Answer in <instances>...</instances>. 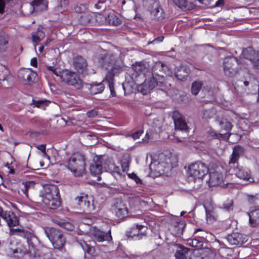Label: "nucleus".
<instances>
[{
    "label": "nucleus",
    "mask_w": 259,
    "mask_h": 259,
    "mask_svg": "<svg viewBox=\"0 0 259 259\" xmlns=\"http://www.w3.org/2000/svg\"><path fill=\"white\" fill-rule=\"evenodd\" d=\"M101 61L103 67L108 70L103 82L108 83L112 96H115L116 93L114 89V76L123 70L125 67L123 61L120 57L116 56L112 54L105 55L101 58Z\"/></svg>",
    "instance_id": "nucleus-1"
},
{
    "label": "nucleus",
    "mask_w": 259,
    "mask_h": 259,
    "mask_svg": "<svg viewBox=\"0 0 259 259\" xmlns=\"http://www.w3.org/2000/svg\"><path fill=\"white\" fill-rule=\"evenodd\" d=\"M218 121L219 125L221 126V128L224 129L227 132V133H229L233 127V125L231 123L228 121L226 119L222 118L218 119Z\"/></svg>",
    "instance_id": "nucleus-42"
},
{
    "label": "nucleus",
    "mask_w": 259,
    "mask_h": 259,
    "mask_svg": "<svg viewBox=\"0 0 259 259\" xmlns=\"http://www.w3.org/2000/svg\"><path fill=\"white\" fill-rule=\"evenodd\" d=\"M106 22L109 24H111L114 26H118L121 23L120 19H119L116 15L113 13H110L107 17Z\"/></svg>",
    "instance_id": "nucleus-38"
},
{
    "label": "nucleus",
    "mask_w": 259,
    "mask_h": 259,
    "mask_svg": "<svg viewBox=\"0 0 259 259\" xmlns=\"http://www.w3.org/2000/svg\"><path fill=\"white\" fill-rule=\"evenodd\" d=\"M87 9V6L83 4H77L74 7V10L78 13H84Z\"/></svg>",
    "instance_id": "nucleus-47"
},
{
    "label": "nucleus",
    "mask_w": 259,
    "mask_h": 259,
    "mask_svg": "<svg viewBox=\"0 0 259 259\" xmlns=\"http://www.w3.org/2000/svg\"><path fill=\"white\" fill-rule=\"evenodd\" d=\"M39 196L44 204L50 209H55L61 205L58 188L54 185H47L40 191Z\"/></svg>",
    "instance_id": "nucleus-2"
},
{
    "label": "nucleus",
    "mask_w": 259,
    "mask_h": 259,
    "mask_svg": "<svg viewBox=\"0 0 259 259\" xmlns=\"http://www.w3.org/2000/svg\"><path fill=\"white\" fill-rule=\"evenodd\" d=\"M247 199L248 202L251 204H254L256 203V201L258 200V195H246Z\"/></svg>",
    "instance_id": "nucleus-50"
},
{
    "label": "nucleus",
    "mask_w": 259,
    "mask_h": 259,
    "mask_svg": "<svg viewBox=\"0 0 259 259\" xmlns=\"http://www.w3.org/2000/svg\"><path fill=\"white\" fill-rule=\"evenodd\" d=\"M131 178L134 179L137 184L141 183V179L135 174L132 173L131 175Z\"/></svg>",
    "instance_id": "nucleus-60"
},
{
    "label": "nucleus",
    "mask_w": 259,
    "mask_h": 259,
    "mask_svg": "<svg viewBox=\"0 0 259 259\" xmlns=\"http://www.w3.org/2000/svg\"><path fill=\"white\" fill-rule=\"evenodd\" d=\"M45 36L43 27L40 26L38 27L37 31L32 34V40L34 42H38L45 37Z\"/></svg>",
    "instance_id": "nucleus-35"
},
{
    "label": "nucleus",
    "mask_w": 259,
    "mask_h": 259,
    "mask_svg": "<svg viewBox=\"0 0 259 259\" xmlns=\"http://www.w3.org/2000/svg\"><path fill=\"white\" fill-rule=\"evenodd\" d=\"M30 231L23 229H10V234L11 235H18L25 238Z\"/></svg>",
    "instance_id": "nucleus-41"
},
{
    "label": "nucleus",
    "mask_w": 259,
    "mask_h": 259,
    "mask_svg": "<svg viewBox=\"0 0 259 259\" xmlns=\"http://www.w3.org/2000/svg\"><path fill=\"white\" fill-rule=\"evenodd\" d=\"M25 238L27 240L28 243L29 252L30 253L34 255L37 254L38 251V247L39 245V240L37 238L30 232L25 236Z\"/></svg>",
    "instance_id": "nucleus-16"
},
{
    "label": "nucleus",
    "mask_w": 259,
    "mask_h": 259,
    "mask_svg": "<svg viewBox=\"0 0 259 259\" xmlns=\"http://www.w3.org/2000/svg\"><path fill=\"white\" fill-rule=\"evenodd\" d=\"M223 180L224 177L220 168L210 171L209 185L210 186H215L222 184Z\"/></svg>",
    "instance_id": "nucleus-19"
},
{
    "label": "nucleus",
    "mask_w": 259,
    "mask_h": 259,
    "mask_svg": "<svg viewBox=\"0 0 259 259\" xmlns=\"http://www.w3.org/2000/svg\"><path fill=\"white\" fill-rule=\"evenodd\" d=\"M238 63L237 59L233 57L226 58L223 63L224 71L226 75L233 76L237 72Z\"/></svg>",
    "instance_id": "nucleus-10"
},
{
    "label": "nucleus",
    "mask_w": 259,
    "mask_h": 259,
    "mask_svg": "<svg viewBox=\"0 0 259 259\" xmlns=\"http://www.w3.org/2000/svg\"><path fill=\"white\" fill-rule=\"evenodd\" d=\"M133 70L135 73V76H141L143 78H144L145 74L148 71V68L146 64L142 62L137 63L133 66Z\"/></svg>",
    "instance_id": "nucleus-28"
},
{
    "label": "nucleus",
    "mask_w": 259,
    "mask_h": 259,
    "mask_svg": "<svg viewBox=\"0 0 259 259\" xmlns=\"http://www.w3.org/2000/svg\"><path fill=\"white\" fill-rule=\"evenodd\" d=\"M49 102H50L47 100H32V104L34 105L35 107L40 108H45V107L47 106L48 103Z\"/></svg>",
    "instance_id": "nucleus-46"
},
{
    "label": "nucleus",
    "mask_w": 259,
    "mask_h": 259,
    "mask_svg": "<svg viewBox=\"0 0 259 259\" xmlns=\"http://www.w3.org/2000/svg\"><path fill=\"white\" fill-rule=\"evenodd\" d=\"M5 8V2L4 0H0V13H4Z\"/></svg>",
    "instance_id": "nucleus-62"
},
{
    "label": "nucleus",
    "mask_w": 259,
    "mask_h": 259,
    "mask_svg": "<svg viewBox=\"0 0 259 259\" xmlns=\"http://www.w3.org/2000/svg\"><path fill=\"white\" fill-rule=\"evenodd\" d=\"M89 90L91 95H96L101 93L104 90V85L101 82L99 83H94L89 85Z\"/></svg>",
    "instance_id": "nucleus-31"
},
{
    "label": "nucleus",
    "mask_w": 259,
    "mask_h": 259,
    "mask_svg": "<svg viewBox=\"0 0 259 259\" xmlns=\"http://www.w3.org/2000/svg\"><path fill=\"white\" fill-rule=\"evenodd\" d=\"M211 117V113L210 111L208 110H205L203 112V117L204 118H210Z\"/></svg>",
    "instance_id": "nucleus-59"
},
{
    "label": "nucleus",
    "mask_w": 259,
    "mask_h": 259,
    "mask_svg": "<svg viewBox=\"0 0 259 259\" xmlns=\"http://www.w3.org/2000/svg\"><path fill=\"white\" fill-rule=\"evenodd\" d=\"M176 5L181 8H186L188 2L187 0H173Z\"/></svg>",
    "instance_id": "nucleus-51"
},
{
    "label": "nucleus",
    "mask_w": 259,
    "mask_h": 259,
    "mask_svg": "<svg viewBox=\"0 0 259 259\" xmlns=\"http://www.w3.org/2000/svg\"><path fill=\"white\" fill-rule=\"evenodd\" d=\"M37 148L38 150H40L44 153V156L47 155L45 145L42 144L38 145L37 146Z\"/></svg>",
    "instance_id": "nucleus-61"
},
{
    "label": "nucleus",
    "mask_w": 259,
    "mask_h": 259,
    "mask_svg": "<svg viewBox=\"0 0 259 259\" xmlns=\"http://www.w3.org/2000/svg\"><path fill=\"white\" fill-rule=\"evenodd\" d=\"M205 211L206 220L208 224H211L217 221L218 215L215 211L213 204L211 202H205L203 204Z\"/></svg>",
    "instance_id": "nucleus-17"
},
{
    "label": "nucleus",
    "mask_w": 259,
    "mask_h": 259,
    "mask_svg": "<svg viewBox=\"0 0 259 259\" xmlns=\"http://www.w3.org/2000/svg\"><path fill=\"white\" fill-rule=\"evenodd\" d=\"M243 153L244 148L238 145L234 147L233 152L229 161V167H235V165L237 166L238 160L240 156L243 155Z\"/></svg>",
    "instance_id": "nucleus-22"
},
{
    "label": "nucleus",
    "mask_w": 259,
    "mask_h": 259,
    "mask_svg": "<svg viewBox=\"0 0 259 259\" xmlns=\"http://www.w3.org/2000/svg\"><path fill=\"white\" fill-rule=\"evenodd\" d=\"M103 157L97 156L93 159L91 163L90 170L92 176L97 178V180L99 181L101 180L100 176L102 170Z\"/></svg>",
    "instance_id": "nucleus-11"
},
{
    "label": "nucleus",
    "mask_w": 259,
    "mask_h": 259,
    "mask_svg": "<svg viewBox=\"0 0 259 259\" xmlns=\"http://www.w3.org/2000/svg\"><path fill=\"white\" fill-rule=\"evenodd\" d=\"M94 236L99 242H102L104 241H110L112 239L110 230H109L107 233L99 230H96L94 233Z\"/></svg>",
    "instance_id": "nucleus-27"
},
{
    "label": "nucleus",
    "mask_w": 259,
    "mask_h": 259,
    "mask_svg": "<svg viewBox=\"0 0 259 259\" xmlns=\"http://www.w3.org/2000/svg\"><path fill=\"white\" fill-rule=\"evenodd\" d=\"M67 168L76 177H82L85 172V156L79 152L73 153L69 158Z\"/></svg>",
    "instance_id": "nucleus-3"
},
{
    "label": "nucleus",
    "mask_w": 259,
    "mask_h": 259,
    "mask_svg": "<svg viewBox=\"0 0 259 259\" xmlns=\"http://www.w3.org/2000/svg\"><path fill=\"white\" fill-rule=\"evenodd\" d=\"M167 67L161 62H157L152 67V77L156 78V77H162L163 74L166 73Z\"/></svg>",
    "instance_id": "nucleus-24"
},
{
    "label": "nucleus",
    "mask_w": 259,
    "mask_h": 259,
    "mask_svg": "<svg viewBox=\"0 0 259 259\" xmlns=\"http://www.w3.org/2000/svg\"><path fill=\"white\" fill-rule=\"evenodd\" d=\"M102 167L111 173L120 174V168L115 165L111 158L103 157Z\"/></svg>",
    "instance_id": "nucleus-25"
},
{
    "label": "nucleus",
    "mask_w": 259,
    "mask_h": 259,
    "mask_svg": "<svg viewBox=\"0 0 259 259\" xmlns=\"http://www.w3.org/2000/svg\"><path fill=\"white\" fill-rule=\"evenodd\" d=\"M31 65L33 67H36L37 65V59L36 58H33L31 60Z\"/></svg>",
    "instance_id": "nucleus-64"
},
{
    "label": "nucleus",
    "mask_w": 259,
    "mask_h": 259,
    "mask_svg": "<svg viewBox=\"0 0 259 259\" xmlns=\"http://www.w3.org/2000/svg\"><path fill=\"white\" fill-rule=\"evenodd\" d=\"M143 6L157 19L164 18V12L158 0H143Z\"/></svg>",
    "instance_id": "nucleus-7"
},
{
    "label": "nucleus",
    "mask_w": 259,
    "mask_h": 259,
    "mask_svg": "<svg viewBox=\"0 0 259 259\" xmlns=\"http://www.w3.org/2000/svg\"><path fill=\"white\" fill-rule=\"evenodd\" d=\"M249 223L253 227L259 224V209H255L249 212Z\"/></svg>",
    "instance_id": "nucleus-33"
},
{
    "label": "nucleus",
    "mask_w": 259,
    "mask_h": 259,
    "mask_svg": "<svg viewBox=\"0 0 259 259\" xmlns=\"http://www.w3.org/2000/svg\"><path fill=\"white\" fill-rule=\"evenodd\" d=\"M231 135V134L229 133H227L225 134H217V138L220 139H228Z\"/></svg>",
    "instance_id": "nucleus-57"
},
{
    "label": "nucleus",
    "mask_w": 259,
    "mask_h": 259,
    "mask_svg": "<svg viewBox=\"0 0 259 259\" xmlns=\"http://www.w3.org/2000/svg\"><path fill=\"white\" fill-rule=\"evenodd\" d=\"M158 78L149 77L145 79L144 82L137 86V90L143 95H146L150 93L157 84Z\"/></svg>",
    "instance_id": "nucleus-14"
},
{
    "label": "nucleus",
    "mask_w": 259,
    "mask_h": 259,
    "mask_svg": "<svg viewBox=\"0 0 259 259\" xmlns=\"http://www.w3.org/2000/svg\"><path fill=\"white\" fill-rule=\"evenodd\" d=\"M28 252L27 248L21 242H17L12 247H8L6 249V254L14 259H22Z\"/></svg>",
    "instance_id": "nucleus-8"
},
{
    "label": "nucleus",
    "mask_w": 259,
    "mask_h": 259,
    "mask_svg": "<svg viewBox=\"0 0 259 259\" xmlns=\"http://www.w3.org/2000/svg\"><path fill=\"white\" fill-rule=\"evenodd\" d=\"M233 200L228 199L223 204L221 208L225 211L230 212L233 210Z\"/></svg>",
    "instance_id": "nucleus-44"
},
{
    "label": "nucleus",
    "mask_w": 259,
    "mask_h": 259,
    "mask_svg": "<svg viewBox=\"0 0 259 259\" xmlns=\"http://www.w3.org/2000/svg\"><path fill=\"white\" fill-rule=\"evenodd\" d=\"M105 2L104 1L99 0L98 1V3L95 4V7L97 9H101L103 8V7L101 6V5H103L104 4Z\"/></svg>",
    "instance_id": "nucleus-63"
},
{
    "label": "nucleus",
    "mask_w": 259,
    "mask_h": 259,
    "mask_svg": "<svg viewBox=\"0 0 259 259\" xmlns=\"http://www.w3.org/2000/svg\"><path fill=\"white\" fill-rule=\"evenodd\" d=\"M112 209L115 215L122 219L127 216L128 210L126 205L120 200L116 199L112 205Z\"/></svg>",
    "instance_id": "nucleus-15"
},
{
    "label": "nucleus",
    "mask_w": 259,
    "mask_h": 259,
    "mask_svg": "<svg viewBox=\"0 0 259 259\" xmlns=\"http://www.w3.org/2000/svg\"><path fill=\"white\" fill-rule=\"evenodd\" d=\"M80 245L85 251H87L88 252H89V250L90 249V245L88 244L84 241H83L81 242H80Z\"/></svg>",
    "instance_id": "nucleus-56"
},
{
    "label": "nucleus",
    "mask_w": 259,
    "mask_h": 259,
    "mask_svg": "<svg viewBox=\"0 0 259 259\" xmlns=\"http://www.w3.org/2000/svg\"><path fill=\"white\" fill-rule=\"evenodd\" d=\"M224 0H218L215 2H213L212 0H198L200 4L209 7H215L223 5L224 4Z\"/></svg>",
    "instance_id": "nucleus-36"
},
{
    "label": "nucleus",
    "mask_w": 259,
    "mask_h": 259,
    "mask_svg": "<svg viewBox=\"0 0 259 259\" xmlns=\"http://www.w3.org/2000/svg\"><path fill=\"white\" fill-rule=\"evenodd\" d=\"M8 41L5 37L0 35V52H4L8 48Z\"/></svg>",
    "instance_id": "nucleus-45"
},
{
    "label": "nucleus",
    "mask_w": 259,
    "mask_h": 259,
    "mask_svg": "<svg viewBox=\"0 0 259 259\" xmlns=\"http://www.w3.org/2000/svg\"><path fill=\"white\" fill-rule=\"evenodd\" d=\"M1 218L5 221L10 227L19 225L17 217L11 211H5Z\"/></svg>",
    "instance_id": "nucleus-23"
},
{
    "label": "nucleus",
    "mask_w": 259,
    "mask_h": 259,
    "mask_svg": "<svg viewBox=\"0 0 259 259\" xmlns=\"http://www.w3.org/2000/svg\"><path fill=\"white\" fill-rule=\"evenodd\" d=\"M60 225L64 229L68 231H72L74 229V226L69 222L62 223Z\"/></svg>",
    "instance_id": "nucleus-54"
},
{
    "label": "nucleus",
    "mask_w": 259,
    "mask_h": 259,
    "mask_svg": "<svg viewBox=\"0 0 259 259\" xmlns=\"http://www.w3.org/2000/svg\"><path fill=\"white\" fill-rule=\"evenodd\" d=\"M189 249L183 246L180 247V249L177 250L175 254L176 259H186V255L188 253Z\"/></svg>",
    "instance_id": "nucleus-39"
},
{
    "label": "nucleus",
    "mask_w": 259,
    "mask_h": 259,
    "mask_svg": "<svg viewBox=\"0 0 259 259\" xmlns=\"http://www.w3.org/2000/svg\"><path fill=\"white\" fill-rule=\"evenodd\" d=\"M227 239L228 242L231 245L242 244L246 241V237L238 233H233L228 235Z\"/></svg>",
    "instance_id": "nucleus-26"
},
{
    "label": "nucleus",
    "mask_w": 259,
    "mask_h": 259,
    "mask_svg": "<svg viewBox=\"0 0 259 259\" xmlns=\"http://www.w3.org/2000/svg\"><path fill=\"white\" fill-rule=\"evenodd\" d=\"M94 17H95L96 22L99 24H102L104 22H106L107 17L101 14H95Z\"/></svg>",
    "instance_id": "nucleus-48"
},
{
    "label": "nucleus",
    "mask_w": 259,
    "mask_h": 259,
    "mask_svg": "<svg viewBox=\"0 0 259 259\" xmlns=\"http://www.w3.org/2000/svg\"><path fill=\"white\" fill-rule=\"evenodd\" d=\"M35 185V183L33 181H27L22 183V185L23 186V187L21 188V191L27 198H29V191L31 192L33 191Z\"/></svg>",
    "instance_id": "nucleus-34"
},
{
    "label": "nucleus",
    "mask_w": 259,
    "mask_h": 259,
    "mask_svg": "<svg viewBox=\"0 0 259 259\" xmlns=\"http://www.w3.org/2000/svg\"><path fill=\"white\" fill-rule=\"evenodd\" d=\"M44 230L55 248L60 249L64 245L66 239L61 230L49 227L44 228Z\"/></svg>",
    "instance_id": "nucleus-4"
},
{
    "label": "nucleus",
    "mask_w": 259,
    "mask_h": 259,
    "mask_svg": "<svg viewBox=\"0 0 259 259\" xmlns=\"http://www.w3.org/2000/svg\"><path fill=\"white\" fill-rule=\"evenodd\" d=\"M242 55L244 58L248 59L252 63L254 68L259 69V52L255 54L252 48H248L243 50Z\"/></svg>",
    "instance_id": "nucleus-18"
},
{
    "label": "nucleus",
    "mask_w": 259,
    "mask_h": 259,
    "mask_svg": "<svg viewBox=\"0 0 259 259\" xmlns=\"http://www.w3.org/2000/svg\"><path fill=\"white\" fill-rule=\"evenodd\" d=\"M189 244L193 247L200 248L202 246L203 242L196 239H193L190 241Z\"/></svg>",
    "instance_id": "nucleus-49"
},
{
    "label": "nucleus",
    "mask_w": 259,
    "mask_h": 259,
    "mask_svg": "<svg viewBox=\"0 0 259 259\" xmlns=\"http://www.w3.org/2000/svg\"><path fill=\"white\" fill-rule=\"evenodd\" d=\"M172 118L174 121L175 129L182 131H187L188 127L184 117L178 111L173 113Z\"/></svg>",
    "instance_id": "nucleus-21"
},
{
    "label": "nucleus",
    "mask_w": 259,
    "mask_h": 259,
    "mask_svg": "<svg viewBox=\"0 0 259 259\" xmlns=\"http://www.w3.org/2000/svg\"><path fill=\"white\" fill-rule=\"evenodd\" d=\"M208 168L207 165L201 161H196L191 163L188 166V175L194 181L201 180L207 173Z\"/></svg>",
    "instance_id": "nucleus-6"
},
{
    "label": "nucleus",
    "mask_w": 259,
    "mask_h": 259,
    "mask_svg": "<svg viewBox=\"0 0 259 259\" xmlns=\"http://www.w3.org/2000/svg\"><path fill=\"white\" fill-rule=\"evenodd\" d=\"M18 76L24 84L30 85L35 82L37 74L31 69H24L18 72Z\"/></svg>",
    "instance_id": "nucleus-13"
},
{
    "label": "nucleus",
    "mask_w": 259,
    "mask_h": 259,
    "mask_svg": "<svg viewBox=\"0 0 259 259\" xmlns=\"http://www.w3.org/2000/svg\"><path fill=\"white\" fill-rule=\"evenodd\" d=\"M164 119L162 117H159L154 119L152 127L157 133L160 132L162 131Z\"/></svg>",
    "instance_id": "nucleus-37"
},
{
    "label": "nucleus",
    "mask_w": 259,
    "mask_h": 259,
    "mask_svg": "<svg viewBox=\"0 0 259 259\" xmlns=\"http://www.w3.org/2000/svg\"><path fill=\"white\" fill-rule=\"evenodd\" d=\"M69 3V0H60V4L56 8L58 12L62 13L64 10H62V8H66Z\"/></svg>",
    "instance_id": "nucleus-52"
},
{
    "label": "nucleus",
    "mask_w": 259,
    "mask_h": 259,
    "mask_svg": "<svg viewBox=\"0 0 259 259\" xmlns=\"http://www.w3.org/2000/svg\"><path fill=\"white\" fill-rule=\"evenodd\" d=\"M143 133V131L142 130H139L134 133H133L132 135V137L134 139L136 140L138 138H139L140 136L141 135V134Z\"/></svg>",
    "instance_id": "nucleus-58"
},
{
    "label": "nucleus",
    "mask_w": 259,
    "mask_h": 259,
    "mask_svg": "<svg viewBox=\"0 0 259 259\" xmlns=\"http://www.w3.org/2000/svg\"><path fill=\"white\" fill-rule=\"evenodd\" d=\"M147 227L144 225L135 224L126 233L128 237L141 239L147 235Z\"/></svg>",
    "instance_id": "nucleus-12"
},
{
    "label": "nucleus",
    "mask_w": 259,
    "mask_h": 259,
    "mask_svg": "<svg viewBox=\"0 0 259 259\" xmlns=\"http://www.w3.org/2000/svg\"><path fill=\"white\" fill-rule=\"evenodd\" d=\"M76 200H77L80 208L84 212H90L95 209L93 199L88 195L81 194L80 196L76 197Z\"/></svg>",
    "instance_id": "nucleus-9"
},
{
    "label": "nucleus",
    "mask_w": 259,
    "mask_h": 259,
    "mask_svg": "<svg viewBox=\"0 0 259 259\" xmlns=\"http://www.w3.org/2000/svg\"><path fill=\"white\" fill-rule=\"evenodd\" d=\"M229 172L232 175H235L241 179L248 181L250 179L249 170L247 168H239L236 165H235V167H230Z\"/></svg>",
    "instance_id": "nucleus-20"
},
{
    "label": "nucleus",
    "mask_w": 259,
    "mask_h": 259,
    "mask_svg": "<svg viewBox=\"0 0 259 259\" xmlns=\"http://www.w3.org/2000/svg\"><path fill=\"white\" fill-rule=\"evenodd\" d=\"M165 162H160L159 164L162 166H163L164 167H166L168 168H170L172 167V166L171 163V160L169 157L165 156Z\"/></svg>",
    "instance_id": "nucleus-53"
},
{
    "label": "nucleus",
    "mask_w": 259,
    "mask_h": 259,
    "mask_svg": "<svg viewBox=\"0 0 259 259\" xmlns=\"http://www.w3.org/2000/svg\"><path fill=\"white\" fill-rule=\"evenodd\" d=\"M34 9L36 11L46 10L48 9L47 0H34L32 2Z\"/></svg>",
    "instance_id": "nucleus-32"
},
{
    "label": "nucleus",
    "mask_w": 259,
    "mask_h": 259,
    "mask_svg": "<svg viewBox=\"0 0 259 259\" xmlns=\"http://www.w3.org/2000/svg\"><path fill=\"white\" fill-rule=\"evenodd\" d=\"M98 111L96 109H92L88 111L86 114L88 117L89 118H94L98 116Z\"/></svg>",
    "instance_id": "nucleus-55"
},
{
    "label": "nucleus",
    "mask_w": 259,
    "mask_h": 259,
    "mask_svg": "<svg viewBox=\"0 0 259 259\" xmlns=\"http://www.w3.org/2000/svg\"><path fill=\"white\" fill-rule=\"evenodd\" d=\"M95 15V13L91 12H84L83 15L80 17V22L84 25H87L91 22L92 19Z\"/></svg>",
    "instance_id": "nucleus-43"
},
{
    "label": "nucleus",
    "mask_w": 259,
    "mask_h": 259,
    "mask_svg": "<svg viewBox=\"0 0 259 259\" xmlns=\"http://www.w3.org/2000/svg\"><path fill=\"white\" fill-rule=\"evenodd\" d=\"M203 83L202 81H195L191 86V93L194 95H197L202 88Z\"/></svg>",
    "instance_id": "nucleus-40"
},
{
    "label": "nucleus",
    "mask_w": 259,
    "mask_h": 259,
    "mask_svg": "<svg viewBox=\"0 0 259 259\" xmlns=\"http://www.w3.org/2000/svg\"><path fill=\"white\" fill-rule=\"evenodd\" d=\"M60 78L65 83L76 89L80 90L83 87L82 80L80 76L74 71L67 69L63 70L60 74Z\"/></svg>",
    "instance_id": "nucleus-5"
},
{
    "label": "nucleus",
    "mask_w": 259,
    "mask_h": 259,
    "mask_svg": "<svg viewBox=\"0 0 259 259\" xmlns=\"http://www.w3.org/2000/svg\"><path fill=\"white\" fill-rule=\"evenodd\" d=\"M190 70L184 66H181L178 67L175 71V76L179 80H183L189 74Z\"/></svg>",
    "instance_id": "nucleus-30"
},
{
    "label": "nucleus",
    "mask_w": 259,
    "mask_h": 259,
    "mask_svg": "<svg viewBox=\"0 0 259 259\" xmlns=\"http://www.w3.org/2000/svg\"><path fill=\"white\" fill-rule=\"evenodd\" d=\"M87 66L86 60L81 56H77L75 58L74 67L78 72H82Z\"/></svg>",
    "instance_id": "nucleus-29"
}]
</instances>
